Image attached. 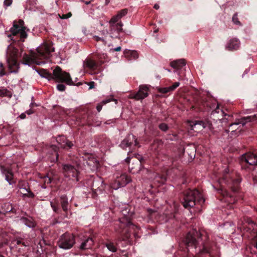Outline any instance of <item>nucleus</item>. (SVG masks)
Masks as SVG:
<instances>
[{
	"label": "nucleus",
	"instance_id": "13d9d810",
	"mask_svg": "<svg viewBox=\"0 0 257 257\" xmlns=\"http://www.w3.org/2000/svg\"><path fill=\"white\" fill-rule=\"evenodd\" d=\"M110 0H105V5H107L109 3Z\"/></svg>",
	"mask_w": 257,
	"mask_h": 257
},
{
	"label": "nucleus",
	"instance_id": "473e14b6",
	"mask_svg": "<svg viewBox=\"0 0 257 257\" xmlns=\"http://www.w3.org/2000/svg\"><path fill=\"white\" fill-rule=\"evenodd\" d=\"M155 181L159 184H164L166 181V177L164 176L158 175L155 178Z\"/></svg>",
	"mask_w": 257,
	"mask_h": 257
},
{
	"label": "nucleus",
	"instance_id": "bf43d9fd",
	"mask_svg": "<svg viewBox=\"0 0 257 257\" xmlns=\"http://www.w3.org/2000/svg\"><path fill=\"white\" fill-rule=\"evenodd\" d=\"M21 243V241H20V240H17V244H20Z\"/></svg>",
	"mask_w": 257,
	"mask_h": 257
},
{
	"label": "nucleus",
	"instance_id": "393cba45",
	"mask_svg": "<svg viewBox=\"0 0 257 257\" xmlns=\"http://www.w3.org/2000/svg\"><path fill=\"white\" fill-rule=\"evenodd\" d=\"M179 85L180 83L179 82H176L172 86L160 88L159 91L162 93H167L174 90Z\"/></svg>",
	"mask_w": 257,
	"mask_h": 257
},
{
	"label": "nucleus",
	"instance_id": "0e129e2a",
	"mask_svg": "<svg viewBox=\"0 0 257 257\" xmlns=\"http://www.w3.org/2000/svg\"><path fill=\"white\" fill-rule=\"evenodd\" d=\"M118 232H119V233H121L122 232H123V230H121V231H118Z\"/></svg>",
	"mask_w": 257,
	"mask_h": 257
},
{
	"label": "nucleus",
	"instance_id": "20e7f679",
	"mask_svg": "<svg viewBox=\"0 0 257 257\" xmlns=\"http://www.w3.org/2000/svg\"><path fill=\"white\" fill-rule=\"evenodd\" d=\"M37 71L42 77L46 78L49 80L54 79L58 82H65L69 85L74 84L69 73L63 71L59 66H57L55 68L53 73H50L47 70L43 69L37 70Z\"/></svg>",
	"mask_w": 257,
	"mask_h": 257
},
{
	"label": "nucleus",
	"instance_id": "c03bdc74",
	"mask_svg": "<svg viewBox=\"0 0 257 257\" xmlns=\"http://www.w3.org/2000/svg\"><path fill=\"white\" fill-rule=\"evenodd\" d=\"M44 182L45 183H46L47 184H49L51 182V178L48 176H45L44 178Z\"/></svg>",
	"mask_w": 257,
	"mask_h": 257
},
{
	"label": "nucleus",
	"instance_id": "e433bc0d",
	"mask_svg": "<svg viewBox=\"0 0 257 257\" xmlns=\"http://www.w3.org/2000/svg\"><path fill=\"white\" fill-rule=\"evenodd\" d=\"M6 75V73L5 71V67L2 62H0V77L4 76Z\"/></svg>",
	"mask_w": 257,
	"mask_h": 257
},
{
	"label": "nucleus",
	"instance_id": "09e8293b",
	"mask_svg": "<svg viewBox=\"0 0 257 257\" xmlns=\"http://www.w3.org/2000/svg\"><path fill=\"white\" fill-rule=\"evenodd\" d=\"M103 104L101 103L100 104H98L96 106V109L98 112H100L102 108Z\"/></svg>",
	"mask_w": 257,
	"mask_h": 257
},
{
	"label": "nucleus",
	"instance_id": "4468645a",
	"mask_svg": "<svg viewBox=\"0 0 257 257\" xmlns=\"http://www.w3.org/2000/svg\"><path fill=\"white\" fill-rule=\"evenodd\" d=\"M131 181V179L125 174L116 176L115 180L112 184L111 187L116 190L120 187H123Z\"/></svg>",
	"mask_w": 257,
	"mask_h": 257
},
{
	"label": "nucleus",
	"instance_id": "1a4fd4ad",
	"mask_svg": "<svg viewBox=\"0 0 257 257\" xmlns=\"http://www.w3.org/2000/svg\"><path fill=\"white\" fill-rule=\"evenodd\" d=\"M75 243L74 236L69 233H65L62 235L58 241V246L64 249H69L73 247Z\"/></svg>",
	"mask_w": 257,
	"mask_h": 257
},
{
	"label": "nucleus",
	"instance_id": "a878e982",
	"mask_svg": "<svg viewBox=\"0 0 257 257\" xmlns=\"http://www.w3.org/2000/svg\"><path fill=\"white\" fill-rule=\"evenodd\" d=\"M93 244V240L92 238L88 237L85 239L80 245L81 249H89L92 247Z\"/></svg>",
	"mask_w": 257,
	"mask_h": 257
},
{
	"label": "nucleus",
	"instance_id": "f03ea898",
	"mask_svg": "<svg viewBox=\"0 0 257 257\" xmlns=\"http://www.w3.org/2000/svg\"><path fill=\"white\" fill-rule=\"evenodd\" d=\"M234 177V173H229L228 169H225L222 177L218 179V183L221 185L220 188L218 190V193L225 198V201L230 204L234 203L236 200L233 195L229 193L226 188H224L223 184L226 185L233 192H236L238 189L241 179L239 177Z\"/></svg>",
	"mask_w": 257,
	"mask_h": 257
},
{
	"label": "nucleus",
	"instance_id": "72a5a7b5",
	"mask_svg": "<svg viewBox=\"0 0 257 257\" xmlns=\"http://www.w3.org/2000/svg\"><path fill=\"white\" fill-rule=\"evenodd\" d=\"M107 56L106 54H97V58L99 60L100 65L102 64L104 62V60L106 59Z\"/></svg>",
	"mask_w": 257,
	"mask_h": 257
},
{
	"label": "nucleus",
	"instance_id": "6ab92c4d",
	"mask_svg": "<svg viewBox=\"0 0 257 257\" xmlns=\"http://www.w3.org/2000/svg\"><path fill=\"white\" fill-rule=\"evenodd\" d=\"M56 141L60 147L65 149H70L73 145V143L67 140L64 136H59L57 138Z\"/></svg>",
	"mask_w": 257,
	"mask_h": 257
},
{
	"label": "nucleus",
	"instance_id": "864d4df0",
	"mask_svg": "<svg viewBox=\"0 0 257 257\" xmlns=\"http://www.w3.org/2000/svg\"><path fill=\"white\" fill-rule=\"evenodd\" d=\"M154 8L155 9H159V6L158 5V4H155L154 6Z\"/></svg>",
	"mask_w": 257,
	"mask_h": 257
},
{
	"label": "nucleus",
	"instance_id": "bb28decb",
	"mask_svg": "<svg viewBox=\"0 0 257 257\" xmlns=\"http://www.w3.org/2000/svg\"><path fill=\"white\" fill-rule=\"evenodd\" d=\"M122 214L124 216L126 222L124 221V219H120L119 223L122 224L121 226H124L125 225L126 226H129L132 225L131 222L128 221V211H127V209L126 208L125 209L122 210Z\"/></svg>",
	"mask_w": 257,
	"mask_h": 257
},
{
	"label": "nucleus",
	"instance_id": "052dcab7",
	"mask_svg": "<svg viewBox=\"0 0 257 257\" xmlns=\"http://www.w3.org/2000/svg\"><path fill=\"white\" fill-rule=\"evenodd\" d=\"M27 113L28 114H30L31 113H32V112L30 111H27Z\"/></svg>",
	"mask_w": 257,
	"mask_h": 257
},
{
	"label": "nucleus",
	"instance_id": "0eeeda50",
	"mask_svg": "<svg viewBox=\"0 0 257 257\" xmlns=\"http://www.w3.org/2000/svg\"><path fill=\"white\" fill-rule=\"evenodd\" d=\"M59 202H60L63 211L67 212L69 209L70 206L68 199L65 195H61L60 197V200L58 198H55L50 202L51 207L53 211L57 214L61 213L62 210L59 207Z\"/></svg>",
	"mask_w": 257,
	"mask_h": 257
},
{
	"label": "nucleus",
	"instance_id": "49530a36",
	"mask_svg": "<svg viewBox=\"0 0 257 257\" xmlns=\"http://www.w3.org/2000/svg\"><path fill=\"white\" fill-rule=\"evenodd\" d=\"M113 100V99H105V100H103V101H102V102H101L103 105H104L111 101Z\"/></svg>",
	"mask_w": 257,
	"mask_h": 257
},
{
	"label": "nucleus",
	"instance_id": "412c9836",
	"mask_svg": "<svg viewBox=\"0 0 257 257\" xmlns=\"http://www.w3.org/2000/svg\"><path fill=\"white\" fill-rule=\"evenodd\" d=\"M240 45V42L238 40L236 39H233L230 40L227 43L226 48L229 50H237Z\"/></svg>",
	"mask_w": 257,
	"mask_h": 257
},
{
	"label": "nucleus",
	"instance_id": "9d476101",
	"mask_svg": "<svg viewBox=\"0 0 257 257\" xmlns=\"http://www.w3.org/2000/svg\"><path fill=\"white\" fill-rule=\"evenodd\" d=\"M205 105H207L206 108H202L200 107L199 109L201 111H212V114L214 115L215 113H220L222 116H225L224 117L220 119L221 122L222 123L225 122H226L227 121H230L232 117V115H227L224 113V112L221 109L219 108L218 104H217L216 107L215 108V105H213L212 106H208V104L205 103L203 104V107H205Z\"/></svg>",
	"mask_w": 257,
	"mask_h": 257
},
{
	"label": "nucleus",
	"instance_id": "e2e57ef3",
	"mask_svg": "<svg viewBox=\"0 0 257 257\" xmlns=\"http://www.w3.org/2000/svg\"><path fill=\"white\" fill-rule=\"evenodd\" d=\"M58 156H59V155H58V153H57V154H56V159H57H57H58Z\"/></svg>",
	"mask_w": 257,
	"mask_h": 257
},
{
	"label": "nucleus",
	"instance_id": "a19ab883",
	"mask_svg": "<svg viewBox=\"0 0 257 257\" xmlns=\"http://www.w3.org/2000/svg\"><path fill=\"white\" fill-rule=\"evenodd\" d=\"M59 16L61 19H67L72 16V14L71 13L69 12L67 14H63L62 15H59Z\"/></svg>",
	"mask_w": 257,
	"mask_h": 257
},
{
	"label": "nucleus",
	"instance_id": "ea45409f",
	"mask_svg": "<svg viewBox=\"0 0 257 257\" xmlns=\"http://www.w3.org/2000/svg\"><path fill=\"white\" fill-rule=\"evenodd\" d=\"M93 39L97 42L101 41L104 45H105L106 43V42L104 40V39L102 37H99L97 36H94Z\"/></svg>",
	"mask_w": 257,
	"mask_h": 257
},
{
	"label": "nucleus",
	"instance_id": "603ef678",
	"mask_svg": "<svg viewBox=\"0 0 257 257\" xmlns=\"http://www.w3.org/2000/svg\"><path fill=\"white\" fill-rule=\"evenodd\" d=\"M20 117L22 118V119H24L26 117V114L25 113H22Z\"/></svg>",
	"mask_w": 257,
	"mask_h": 257
},
{
	"label": "nucleus",
	"instance_id": "6e6d98bb",
	"mask_svg": "<svg viewBox=\"0 0 257 257\" xmlns=\"http://www.w3.org/2000/svg\"><path fill=\"white\" fill-rule=\"evenodd\" d=\"M141 165V162H139L137 164V167L139 169L140 168V166Z\"/></svg>",
	"mask_w": 257,
	"mask_h": 257
},
{
	"label": "nucleus",
	"instance_id": "cd10ccee",
	"mask_svg": "<svg viewBox=\"0 0 257 257\" xmlns=\"http://www.w3.org/2000/svg\"><path fill=\"white\" fill-rule=\"evenodd\" d=\"M20 220L22 223L24 224L30 228H33L35 226V223L34 221V220L31 217H22L20 219Z\"/></svg>",
	"mask_w": 257,
	"mask_h": 257
},
{
	"label": "nucleus",
	"instance_id": "f257e3e1",
	"mask_svg": "<svg viewBox=\"0 0 257 257\" xmlns=\"http://www.w3.org/2000/svg\"><path fill=\"white\" fill-rule=\"evenodd\" d=\"M54 52V48L50 43H46L42 45L37 50V53L30 56L24 53L22 50L20 52L13 45H10L7 50V62L10 73H18L19 70V63L18 62V57L22 58V64L29 66L33 64L40 65L45 63L44 61H39L41 59H48L51 53Z\"/></svg>",
	"mask_w": 257,
	"mask_h": 257
},
{
	"label": "nucleus",
	"instance_id": "9b49d317",
	"mask_svg": "<svg viewBox=\"0 0 257 257\" xmlns=\"http://www.w3.org/2000/svg\"><path fill=\"white\" fill-rule=\"evenodd\" d=\"M120 147L123 149H126L129 148L130 149H134V147H138L139 143L136 137L133 134L128 135L121 142Z\"/></svg>",
	"mask_w": 257,
	"mask_h": 257
},
{
	"label": "nucleus",
	"instance_id": "338daca9",
	"mask_svg": "<svg viewBox=\"0 0 257 257\" xmlns=\"http://www.w3.org/2000/svg\"><path fill=\"white\" fill-rule=\"evenodd\" d=\"M198 257H203L202 255L198 256Z\"/></svg>",
	"mask_w": 257,
	"mask_h": 257
},
{
	"label": "nucleus",
	"instance_id": "7ed1b4c3",
	"mask_svg": "<svg viewBox=\"0 0 257 257\" xmlns=\"http://www.w3.org/2000/svg\"><path fill=\"white\" fill-rule=\"evenodd\" d=\"M198 234L197 231H193L187 233L184 239V243L187 248V251L195 250L196 253H204L208 256H212L210 249L206 245L199 243L200 238L196 240L195 237Z\"/></svg>",
	"mask_w": 257,
	"mask_h": 257
},
{
	"label": "nucleus",
	"instance_id": "de8ad7c7",
	"mask_svg": "<svg viewBox=\"0 0 257 257\" xmlns=\"http://www.w3.org/2000/svg\"><path fill=\"white\" fill-rule=\"evenodd\" d=\"M87 84L89 86V89H92L94 87V82L93 81L88 82Z\"/></svg>",
	"mask_w": 257,
	"mask_h": 257
},
{
	"label": "nucleus",
	"instance_id": "f8f14e48",
	"mask_svg": "<svg viewBox=\"0 0 257 257\" xmlns=\"http://www.w3.org/2000/svg\"><path fill=\"white\" fill-rule=\"evenodd\" d=\"M62 172L65 177L74 178L76 181H79V172L74 166L70 164H64L63 165Z\"/></svg>",
	"mask_w": 257,
	"mask_h": 257
},
{
	"label": "nucleus",
	"instance_id": "5fc2aeb1",
	"mask_svg": "<svg viewBox=\"0 0 257 257\" xmlns=\"http://www.w3.org/2000/svg\"><path fill=\"white\" fill-rule=\"evenodd\" d=\"M129 168H130V169H131V171L133 173H136V172H138V170H137V171H133V170L134 169V168H130V167H129Z\"/></svg>",
	"mask_w": 257,
	"mask_h": 257
},
{
	"label": "nucleus",
	"instance_id": "79ce46f5",
	"mask_svg": "<svg viewBox=\"0 0 257 257\" xmlns=\"http://www.w3.org/2000/svg\"><path fill=\"white\" fill-rule=\"evenodd\" d=\"M65 86L62 84H59L57 85V88L60 91H63L65 90Z\"/></svg>",
	"mask_w": 257,
	"mask_h": 257
},
{
	"label": "nucleus",
	"instance_id": "774afa93",
	"mask_svg": "<svg viewBox=\"0 0 257 257\" xmlns=\"http://www.w3.org/2000/svg\"><path fill=\"white\" fill-rule=\"evenodd\" d=\"M0 257H5V256H3V255H0Z\"/></svg>",
	"mask_w": 257,
	"mask_h": 257
},
{
	"label": "nucleus",
	"instance_id": "c756f323",
	"mask_svg": "<svg viewBox=\"0 0 257 257\" xmlns=\"http://www.w3.org/2000/svg\"><path fill=\"white\" fill-rule=\"evenodd\" d=\"M107 248L112 252H115L117 251V247L112 242H108L105 243Z\"/></svg>",
	"mask_w": 257,
	"mask_h": 257
},
{
	"label": "nucleus",
	"instance_id": "3c124183",
	"mask_svg": "<svg viewBox=\"0 0 257 257\" xmlns=\"http://www.w3.org/2000/svg\"><path fill=\"white\" fill-rule=\"evenodd\" d=\"M81 2L84 3L87 5H88L91 3V1H85L82 0Z\"/></svg>",
	"mask_w": 257,
	"mask_h": 257
},
{
	"label": "nucleus",
	"instance_id": "aec40b11",
	"mask_svg": "<svg viewBox=\"0 0 257 257\" xmlns=\"http://www.w3.org/2000/svg\"><path fill=\"white\" fill-rule=\"evenodd\" d=\"M2 171L3 174L5 176L6 180L10 184H12L14 182L13 180V173L12 170L8 168L3 167L2 168Z\"/></svg>",
	"mask_w": 257,
	"mask_h": 257
},
{
	"label": "nucleus",
	"instance_id": "4be33fe9",
	"mask_svg": "<svg viewBox=\"0 0 257 257\" xmlns=\"http://www.w3.org/2000/svg\"><path fill=\"white\" fill-rule=\"evenodd\" d=\"M86 163L87 165L90 167L91 169L97 168L99 165V162L96 159L91 155L88 157V160L86 161Z\"/></svg>",
	"mask_w": 257,
	"mask_h": 257
},
{
	"label": "nucleus",
	"instance_id": "39448f33",
	"mask_svg": "<svg viewBox=\"0 0 257 257\" xmlns=\"http://www.w3.org/2000/svg\"><path fill=\"white\" fill-rule=\"evenodd\" d=\"M205 201L202 194L196 189L186 190L184 194L183 206L186 208L193 207L197 203L200 204Z\"/></svg>",
	"mask_w": 257,
	"mask_h": 257
},
{
	"label": "nucleus",
	"instance_id": "dca6fc26",
	"mask_svg": "<svg viewBox=\"0 0 257 257\" xmlns=\"http://www.w3.org/2000/svg\"><path fill=\"white\" fill-rule=\"evenodd\" d=\"M189 126L191 130H193L196 133H199L204 128L209 127V124L202 120H195L194 121H190Z\"/></svg>",
	"mask_w": 257,
	"mask_h": 257
},
{
	"label": "nucleus",
	"instance_id": "f704fd0d",
	"mask_svg": "<svg viewBox=\"0 0 257 257\" xmlns=\"http://www.w3.org/2000/svg\"><path fill=\"white\" fill-rule=\"evenodd\" d=\"M122 23L121 21H119L118 23L115 24L114 27H111V28L115 29L118 33H119L122 31Z\"/></svg>",
	"mask_w": 257,
	"mask_h": 257
},
{
	"label": "nucleus",
	"instance_id": "2f4dec72",
	"mask_svg": "<svg viewBox=\"0 0 257 257\" xmlns=\"http://www.w3.org/2000/svg\"><path fill=\"white\" fill-rule=\"evenodd\" d=\"M120 19L117 17L116 15L113 16L109 21L110 27H114L115 24L119 22Z\"/></svg>",
	"mask_w": 257,
	"mask_h": 257
},
{
	"label": "nucleus",
	"instance_id": "4c0bfd02",
	"mask_svg": "<svg viewBox=\"0 0 257 257\" xmlns=\"http://www.w3.org/2000/svg\"><path fill=\"white\" fill-rule=\"evenodd\" d=\"M232 21L234 24L238 25H241L240 22L238 21L237 18V14H235L232 17Z\"/></svg>",
	"mask_w": 257,
	"mask_h": 257
},
{
	"label": "nucleus",
	"instance_id": "69168bd1",
	"mask_svg": "<svg viewBox=\"0 0 257 257\" xmlns=\"http://www.w3.org/2000/svg\"><path fill=\"white\" fill-rule=\"evenodd\" d=\"M118 232H119V233H121L122 232H123V230H121V231H118Z\"/></svg>",
	"mask_w": 257,
	"mask_h": 257
},
{
	"label": "nucleus",
	"instance_id": "37998d69",
	"mask_svg": "<svg viewBox=\"0 0 257 257\" xmlns=\"http://www.w3.org/2000/svg\"><path fill=\"white\" fill-rule=\"evenodd\" d=\"M13 0H5L4 4L6 7L10 6L12 3Z\"/></svg>",
	"mask_w": 257,
	"mask_h": 257
},
{
	"label": "nucleus",
	"instance_id": "8fccbe9b",
	"mask_svg": "<svg viewBox=\"0 0 257 257\" xmlns=\"http://www.w3.org/2000/svg\"><path fill=\"white\" fill-rule=\"evenodd\" d=\"M138 171H140V172H142L143 173H146V172H148V173H149V170L147 169H140Z\"/></svg>",
	"mask_w": 257,
	"mask_h": 257
},
{
	"label": "nucleus",
	"instance_id": "423d86ee",
	"mask_svg": "<svg viewBox=\"0 0 257 257\" xmlns=\"http://www.w3.org/2000/svg\"><path fill=\"white\" fill-rule=\"evenodd\" d=\"M10 32L11 34L8 37L13 36L11 40L14 41L16 40V38L14 39V37L18 36L20 38L19 40L24 42L28 36L26 28L24 26V22L22 20L14 22L13 26L11 28Z\"/></svg>",
	"mask_w": 257,
	"mask_h": 257
},
{
	"label": "nucleus",
	"instance_id": "ddd939ff",
	"mask_svg": "<svg viewBox=\"0 0 257 257\" xmlns=\"http://www.w3.org/2000/svg\"><path fill=\"white\" fill-rule=\"evenodd\" d=\"M246 232H248L250 235V237L254 239V246L257 248V224L251 220L247 221V224L243 226Z\"/></svg>",
	"mask_w": 257,
	"mask_h": 257
},
{
	"label": "nucleus",
	"instance_id": "b1692460",
	"mask_svg": "<svg viewBox=\"0 0 257 257\" xmlns=\"http://www.w3.org/2000/svg\"><path fill=\"white\" fill-rule=\"evenodd\" d=\"M186 65V62L184 59H179L173 61L170 63V65L172 67L177 70L181 69L183 66Z\"/></svg>",
	"mask_w": 257,
	"mask_h": 257
},
{
	"label": "nucleus",
	"instance_id": "58836bf2",
	"mask_svg": "<svg viewBox=\"0 0 257 257\" xmlns=\"http://www.w3.org/2000/svg\"><path fill=\"white\" fill-rule=\"evenodd\" d=\"M159 127L161 130L164 132H166L168 128L167 124L165 123H161L159 125Z\"/></svg>",
	"mask_w": 257,
	"mask_h": 257
},
{
	"label": "nucleus",
	"instance_id": "6e6552de",
	"mask_svg": "<svg viewBox=\"0 0 257 257\" xmlns=\"http://www.w3.org/2000/svg\"><path fill=\"white\" fill-rule=\"evenodd\" d=\"M255 119L256 115L242 117L237 121L230 123L229 125V128L225 130V132L226 133H228L230 132L231 136L237 135L240 131V130H238V127H237V125L240 124H241L242 125H244L247 122H250Z\"/></svg>",
	"mask_w": 257,
	"mask_h": 257
},
{
	"label": "nucleus",
	"instance_id": "a18cd8bd",
	"mask_svg": "<svg viewBox=\"0 0 257 257\" xmlns=\"http://www.w3.org/2000/svg\"><path fill=\"white\" fill-rule=\"evenodd\" d=\"M121 50V48L120 46H118L116 48H115L114 49H111L110 50V52H113L114 51H120Z\"/></svg>",
	"mask_w": 257,
	"mask_h": 257
},
{
	"label": "nucleus",
	"instance_id": "a211bd4d",
	"mask_svg": "<svg viewBox=\"0 0 257 257\" xmlns=\"http://www.w3.org/2000/svg\"><path fill=\"white\" fill-rule=\"evenodd\" d=\"M83 66L85 68H87L93 71L99 69L100 64L96 63L94 60L90 58L86 59L83 62Z\"/></svg>",
	"mask_w": 257,
	"mask_h": 257
},
{
	"label": "nucleus",
	"instance_id": "7c9ffc66",
	"mask_svg": "<svg viewBox=\"0 0 257 257\" xmlns=\"http://www.w3.org/2000/svg\"><path fill=\"white\" fill-rule=\"evenodd\" d=\"M22 190H25L27 193H23V197H29V198H34L35 197L34 194L29 189H27L25 188H23Z\"/></svg>",
	"mask_w": 257,
	"mask_h": 257
},
{
	"label": "nucleus",
	"instance_id": "5701e85b",
	"mask_svg": "<svg viewBox=\"0 0 257 257\" xmlns=\"http://www.w3.org/2000/svg\"><path fill=\"white\" fill-rule=\"evenodd\" d=\"M124 57L128 60L136 59L138 58V54L136 51L125 50L123 52Z\"/></svg>",
	"mask_w": 257,
	"mask_h": 257
},
{
	"label": "nucleus",
	"instance_id": "680f3d73",
	"mask_svg": "<svg viewBox=\"0 0 257 257\" xmlns=\"http://www.w3.org/2000/svg\"><path fill=\"white\" fill-rule=\"evenodd\" d=\"M53 149H54L55 150V151H56V146H53Z\"/></svg>",
	"mask_w": 257,
	"mask_h": 257
},
{
	"label": "nucleus",
	"instance_id": "c85d7f7f",
	"mask_svg": "<svg viewBox=\"0 0 257 257\" xmlns=\"http://www.w3.org/2000/svg\"><path fill=\"white\" fill-rule=\"evenodd\" d=\"M10 97L12 96L11 92L7 88H2L0 89V97Z\"/></svg>",
	"mask_w": 257,
	"mask_h": 257
},
{
	"label": "nucleus",
	"instance_id": "c9c22d12",
	"mask_svg": "<svg viewBox=\"0 0 257 257\" xmlns=\"http://www.w3.org/2000/svg\"><path fill=\"white\" fill-rule=\"evenodd\" d=\"M127 13V9H124L119 11L116 16L120 20L123 17L125 16Z\"/></svg>",
	"mask_w": 257,
	"mask_h": 257
},
{
	"label": "nucleus",
	"instance_id": "f3484780",
	"mask_svg": "<svg viewBox=\"0 0 257 257\" xmlns=\"http://www.w3.org/2000/svg\"><path fill=\"white\" fill-rule=\"evenodd\" d=\"M149 87L147 85H141L139 91L136 93L132 98L136 100H142L148 95Z\"/></svg>",
	"mask_w": 257,
	"mask_h": 257
},
{
	"label": "nucleus",
	"instance_id": "4d7b16f0",
	"mask_svg": "<svg viewBox=\"0 0 257 257\" xmlns=\"http://www.w3.org/2000/svg\"><path fill=\"white\" fill-rule=\"evenodd\" d=\"M126 162L127 163H128L130 160V158L129 157H127L125 159Z\"/></svg>",
	"mask_w": 257,
	"mask_h": 257
},
{
	"label": "nucleus",
	"instance_id": "2eb2a0df",
	"mask_svg": "<svg viewBox=\"0 0 257 257\" xmlns=\"http://www.w3.org/2000/svg\"><path fill=\"white\" fill-rule=\"evenodd\" d=\"M241 162L245 163L250 166L257 165V156L253 153H248L242 155Z\"/></svg>",
	"mask_w": 257,
	"mask_h": 257
}]
</instances>
